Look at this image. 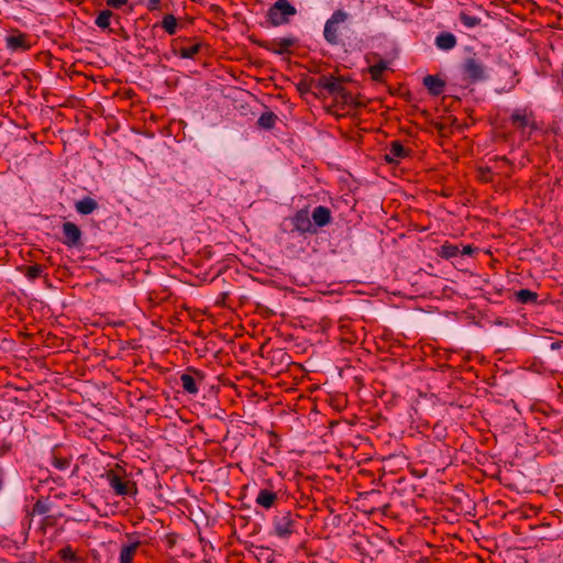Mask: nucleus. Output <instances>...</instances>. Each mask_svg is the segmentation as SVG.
I'll list each match as a JSON object with an SVG mask.
<instances>
[{
  "label": "nucleus",
  "mask_w": 563,
  "mask_h": 563,
  "mask_svg": "<svg viewBox=\"0 0 563 563\" xmlns=\"http://www.w3.org/2000/svg\"><path fill=\"white\" fill-rule=\"evenodd\" d=\"M472 253H473V249H472V246H471V245H466V246H464V247H463V250H462V252H461V254H463V255H470V254H472Z\"/></svg>",
  "instance_id": "obj_32"
},
{
  "label": "nucleus",
  "mask_w": 563,
  "mask_h": 563,
  "mask_svg": "<svg viewBox=\"0 0 563 563\" xmlns=\"http://www.w3.org/2000/svg\"><path fill=\"white\" fill-rule=\"evenodd\" d=\"M387 67H388L387 63L384 60H380L379 63L372 65L369 67L368 71H369L372 78L374 80L378 81V80H382L383 75H384L385 70L387 69Z\"/></svg>",
  "instance_id": "obj_22"
},
{
  "label": "nucleus",
  "mask_w": 563,
  "mask_h": 563,
  "mask_svg": "<svg viewBox=\"0 0 563 563\" xmlns=\"http://www.w3.org/2000/svg\"><path fill=\"white\" fill-rule=\"evenodd\" d=\"M2 486H3V471L0 467V490L2 489Z\"/></svg>",
  "instance_id": "obj_33"
},
{
  "label": "nucleus",
  "mask_w": 563,
  "mask_h": 563,
  "mask_svg": "<svg viewBox=\"0 0 563 563\" xmlns=\"http://www.w3.org/2000/svg\"><path fill=\"white\" fill-rule=\"evenodd\" d=\"M460 21L464 26L472 29L481 24V19L475 15H470L465 12L460 13Z\"/></svg>",
  "instance_id": "obj_25"
},
{
  "label": "nucleus",
  "mask_w": 563,
  "mask_h": 563,
  "mask_svg": "<svg viewBox=\"0 0 563 563\" xmlns=\"http://www.w3.org/2000/svg\"><path fill=\"white\" fill-rule=\"evenodd\" d=\"M75 209L79 214L88 216L98 209V203L91 197H85L75 203Z\"/></svg>",
  "instance_id": "obj_15"
},
{
  "label": "nucleus",
  "mask_w": 563,
  "mask_h": 563,
  "mask_svg": "<svg viewBox=\"0 0 563 563\" xmlns=\"http://www.w3.org/2000/svg\"><path fill=\"white\" fill-rule=\"evenodd\" d=\"M441 256L445 258H452L461 254V251L456 245L453 244H444L441 246Z\"/></svg>",
  "instance_id": "obj_27"
},
{
  "label": "nucleus",
  "mask_w": 563,
  "mask_h": 563,
  "mask_svg": "<svg viewBox=\"0 0 563 563\" xmlns=\"http://www.w3.org/2000/svg\"><path fill=\"white\" fill-rule=\"evenodd\" d=\"M561 75H562V80H563V64H562Z\"/></svg>",
  "instance_id": "obj_34"
},
{
  "label": "nucleus",
  "mask_w": 563,
  "mask_h": 563,
  "mask_svg": "<svg viewBox=\"0 0 563 563\" xmlns=\"http://www.w3.org/2000/svg\"><path fill=\"white\" fill-rule=\"evenodd\" d=\"M509 122L511 126L525 139L540 130L534 111L528 107H517L511 111Z\"/></svg>",
  "instance_id": "obj_1"
},
{
  "label": "nucleus",
  "mask_w": 563,
  "mask_h": 563,
  "mask_svg": "<svg viewBox=\"0 0 563 563\" xmlns=\"http://www.w3.org/2000/svg\"><path fill=\"white\" fill-rule=\"evenodd\" d=\"M292 224L296 231L300 233H313L316 229L309 214L308 209L298 210L292 217Z\"/></svg>",
  "instance_id": "obj_8"
},
{
  "label": "nucleus",
  "mask_w": 563,
  "mask_h": 563,
  "mask_svg": "<svg viewBox=\"0 0 563 563\" xmlns=\"http://www.w3.org/2000/svg\"><path fill=\"white\" fill-rule=\"evenodd\" d=\"M162 27L169 35H174L177 31V20L173 14H166L162 20Z\"/></svg>",
  "instance_id": "obj_21"
},
{
  "label": "nucleus",
  "mask_w": 563,
  "mask_h": 563,
  "mask_svg": "<svg viewBox=\"0 0 563 563\" xmlns=\"http://www.w3.org/2000/svg\"><path fill=\"white\" fill-rule=\"evenodd\" d=\"M435 45L443 51H450L456 45V37L452 33H441L435 38Z\"/></svg>",
  "instance_id": "obj_16"
},
{
  "label": "nucleus",
  "mask_w": 563,
  "mask_h": 563,
  "mask_svg": "<svg viewBox=\"0 0 563 563\" xmlns=\"http://www.w3.org/2000/svg\"><path fill=\"white\" fill-rule=\"evenodd\" d=\"M200 49L199 44L184 46L179 49V56L181 58H194Z\"/></svg>",
  "instance_id": "obj_26"
},
{
  "label": "nucleus",
  "mask_w": 563,
  "mask_h": 563,
  "mask_svg": "<svg viewBox=\"0 0 563 563\" xmlns=\"http://www.w3.org/2000/svg\"><path fill=\"white\" fill-rule=\"evenodd\" d=\"M349 13L343 10H336L332 13L331 18L324 24L323 36L325 41L332 45L340 42L343 31L347 27L346 22Z\"/></svg>",
  "instance_id": "obj_2"
},
{
  "label": "nucleus",
  "mask_w": 563,
  "mask_h": 563,
  "mask_svg": "<svg viewBox=\"0 0 563 563\" xmlns=\"http://www.w3.org/2000/svg\"><path fill=\"white\" fill-rule=\"evenodd\" d=\"M108 483L118 496L135 495L136 485L132 481H124L118 474L110 472L107 475Z\"/></svg>",
  "instance_id": "obj_6"
},
{
  "label": "nucleus",
  "mask_w": 563,
  "mask_h": 563,
  "mask_svg": "<svg viewBox=\"0 0 563 563\" xmlns=\"http://www.w3.org/2000/svg\"><path fill=\"white\" fill-rule=\"evenodd\" d=\"M295 38L291 36L277 37L269 43V49L275 54L283 55L287 53L291 46L295 45Z\"/></svg>",
  "instance_id": "obj_13"
},
{
  "label": "nucleus",
  "mask_w": 563,
  "mask_h": 563,
  "mask_svg": "<svg viewBox=\"0 0 563 563\" xmlns=\"http://www.w3.org/2000/svg\"><path fill=\"white\" fill-rule=\"evenodd\" d=\"M7 47L12 51H26L30 48L27 36L24 34L9 35L5 38Z\"/></svg>",
  "instance_id": "obj_12"
},
{
  "label": "nucleus",
  "mask_w": 563,
  "mask_h": 563,
  "mask_svg": "<svg viewBox=\"0 0 563 563\" xmlns=\"http://www.w3.org/2000/svg\"><path fill=\"white\" fill-rule=\"evenodd\" d=\"M63 243L68 247H77L81 244V230L73 222H65L62 227Z\"/></svg>",
  "instance_id": "obj_7"
},
{
  "label": "nucleus",
  "mask_w": 563,
  "mask_h": 563,
  "mask_svg": "<svg viewBox=\"0 0 563 563\" xmlns=\"http://www.w3.org/2000/svg\"><path fill=\"white\" fill-rule=\"evenodd\" d=\"M128 3V0H107L109 7L119 9Z\"/></svg>",
  "instance_id": "obj_29"
},
{
  "label": "nucleus",
  "mask_w": 563,
  "mask_h": 563,
  "mask_svg": "<svg viewBox=\"0 0 563 563\" xmlns=\"http://www.w3.org/2000/svg\"><path fill=\"white\" fill-rule=\"evenodd\" d=\"M111 16H112V12L109 11V10H103L101 11L97 18H96V25L99 26L100 29H108L109 25H110V20H111Z\"/></svg>",
  "instance_id": "obj_24"
},
{
  "label": "nucleus",
  "mask_w": 563,
  "mask_h": 563,
  "mask_svg": "<svg viewBox=\"0 0 563 563\" xmlns=\"http://www.w3.org/2000/svg\"><path fill=\"white\" fill-rule=\"evenodd\" d=\"M52 464L57 470L64 471V470H67L69 467L70 460L67 459V457L54 456L53 460H52Z\"/></svg>",
  "instance_id": "obj_28"
},
{
  "label": "nucleus",
  "mask_w": 563,
  "mask_h": 563,
  "mask_svg": "<svg viewBox=\"0 0 563 563\" xmlns=\"http://www.w3.org/2000/svg\"><path fill=\"white\" fill-rule=\"evenodd\" d=\"M322 87L331 93H341L343 91L341 82L334 77H324L322 79Z\"/></svg>",
  "instance_id": "obj_18"
},
{
  "label": "nucleus",
  "mask_w": 563,
  "mask_h": 563,
  "mask_svg": "<svg viewBox=\"0 0 563 563\" xmlns=\"http://www.w3.org/2000/svg\"><path fill=\"white\" fill-rule=\"evenodd\" d=\"M515 296L520 303L536 302L538 299V294L529 289H520Z\"/></svg>",
  "instance_id": "obj_20"
},
{
  "label": "nucleus",
  "mask_w": 563,
  "mask_h": 563,
  "mask_svg": "<svg viewBox=\"0 0 563 563\" xmlns=\"http://www.w3.org/2000/svg\"><path fill=\"white\" fill-rule=\"evenodd\" d=\"M180 383L183 386V389L191 395H196L198 393V386L196 383V379L189 375V374H183L180 376Z\"/></svg>",
  "instance_id": "obj_17"
},
{
  "label": "nucleus",
  "mask_w": 563,
  "mask_h": 563,
  "mask_svg": "<svg viewBox=\"0 0 563 563\" xmlns=\"http://www.w3.org/2000/svg\"><path fill=\"white\" fill-rule=\"evenodd\" d=\"M40 272H41L40 266H31V267L29 268V275H30L31 277H36V276L40 274Z\"/></svg>",
  "instance_id": "obj_31"
},
{
  "label": "nucleus",
  "mask_w": 563,
  "mask_h": 563,
  "mask_svg": "<svg viewBox=\"0 0 563 563\" xmlns=\"http://www.w3.org/2000/svg\"><path fill=\"white\" fill-rule=\"evenodd\" d=\"M331 211L324 206H318L311 213L313 227H324L331 222Z\"/></svg>",
  "instance_id": "obj_11"
},
{
  "label": "nucleus",
  "mask_w": 563,
  "mask_h": 563,
  "mask_svg": "<svg viewBox=\"0 0 563 563\" xmlns=\"http://www.w3.org/2000/svg\"><path fill=\"white\" fill-rule=\"evenodd\" d=\"M278 500V495L271 488H262L258 490L257 496L255 498V504L265 509H272Z\"/></svg>",
  "instance_id": "obj_9"
},
{
  "label": "nucleus",
  "mask_w": 563,
  "mask_h": 563,
  "mask_svg": "<svg viewBox=\"0 0 563 563\" xmlns=\"http://www.w3.org/2000/svg\"><path fill=\"white\" fill-rule=\"evenodd\" d=\"M462 73L465 79L471 82L485 79V67L483 63L474 57L466 58L462 65Z\"/></svg>",
  "instance_id": "obj_5"
},
{
  "label": "nucleus",
  "mask_w": 563,
  "mask_h": 563,
  "mask_svg": "<svg viewBox=\"0 0 563 563\" xmlns=\"http://www.w3.org/2000/svg\"><path fill=\"white\" fill-rule=\"evenodd\" d=\"M407 155L408 151L404 147V145L398 141H394L390 143L384 157L387 163L396 164L399 163Z\"/></svg>",
  "instance_id": "obj_10"
},
{
  "label": "nucleus",
  "mask_w": 563,
  "mask_h": 563,
  "mask_svg": "<svg viewBox=\"0 0 563 563\" xmlns=\"http://www.w3.org/2000/svg\"><path fill=\"white\" fill-rule=\"evenodd\" d=\"M423 85L433 96H439L444 89V81L434 75H428L423 78Z\"/></svg>",
  "instance_id": "obj_14"
},
{
  "label": "nucleus",
  "mask_w": 563,
  "mask_h": 563,
  "mask_svg": "<svg viewBox=\"0 0 563 563\" xmlns=\"http://www.w3.org/2000/svg\"><path fill=\"white\" fill-rule=\"evenodd\" d=\"M139 543L124 545L120 551V563H132Z\"/></svg>",
  "instance_id": "obj_19"
},
{
  "label": "nucleus",
  "mask_w": 563,
  "mask_h": 563,
  "mask_svg": "<svg viewBox=\"0 0 563 563\" xmlns=\"http://www.w3.org/2000/svg\"><path fill=\"white\" fill-rule=\"evenodd\" d=\"M296 520L290 511L276 515L273 518V528L277 537L288 539L295 532Z\"/></svg>",
  "instance_id": "obj_4"
},
{
  "label": "nucleus",
  "mask_w": 563,
  "mask_h": 563,
  "mask_svg": "<svg viewBox=\"0 0 563 563\" xmlns=\"http://www.w3.org/2000/svg\"><path fill=\"white\" fill-rule=\"evenodd\" d=\"M277 117L273 112H264L258 118V125L264 129H272L275 125Z\"/></svg>",
  "instance_id": "obj_23"
},
{
  "label": "nucleus",
  "mask_w": 563,
  "mask_h": 563,
  "mask_svg": "<svg viewBox=\"0 0 563 563\" xmlns=\"http://www.w3.org/2000/svg\"><path fill=\"white\" fill-rule=\"evenodd\" d=\"M296 12V8L288 0H277L267 11V20L272 26H279L288 23Z\"/></svg>",
  "instance_id": "obj_3"
},
{
  "label": "nucleus",
  "mask_w": 563,
  "mask_h": 563,
  "mask_svg": "<svg viewBox=\"0 0 563 563\" xmlns=\"http://www.w3.org/2000/svg\"><path fill=\"white\" fill-rule=\"evenodd\" d=\"M146 7L150 11L158 10L161 8V0H147Z\"/></svg>",
  "instance_id": "obj_30"
}]
</instances>
